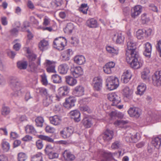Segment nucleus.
<instances>
[{"label": "nucleus", "instance_id": "obj_1", "mask_svg": "<svg viewBox=\"0 0 161 161\" xmlns=\"http://www.w3.org/2000/svg\"><path fill=\"white\" fill-rule=\"evenodd\" d=\"M126 60L130 67L134 69H138L141 67L143 61L139 56V53L136 51V42L132 39H128L127 44Z\"/></svg>", "mask_w": 161, "mask_h": 161}, {"label": "nucleus", "instance_id": "obj_2", "mask_svg": "<svg viewBox=\"0 0 161 161\" xmlns=\"http://www.w3.org/2000/svg\"><path fill=\"white\" fill-rule=\"evenodd\" d=\"M9 82L11 86L15 91L14 96V97L18 96L19 95V91L21 89V84L19 80L16 77L11 76L9 78Z\"/></svg>", "mask_w": 161, "mask_h": 161}, {"label": "nucleus", "instance_id": "obj_3", "mask_svg": "<svg viewBox=\"0 0 161 161\" xmlns=\"http://www.w3.org/2000/svg\"><path fill=\"white\" fill-rule=\"evenodd\" d=\"M108 99L112 102L111 105L112 106H117L119 109L122 108L123 107V105H118V104L120 102V97L116 93L114 92L108 94Z\"/></svg>", "mask_w": 161, "mask_h": 161}, {"label": "nucleus", "instance_id": "obj_4", "mask_svg": "<svg viewBox=\"0 0 161 161\" xmlns=\"http://www.w3.org/2000/svg\"><path fill=\"white\" fill-rule=\"evenodd\" d=\"M106 86L110 90L116 89L119 85L118 78L115 76H110L107 80Z\"/></svg>", "mask_w": 161, "mask_h": 161}, {"label": "nucleus", "instance_id": "obj_5", "mask_svg": "<svg viewBox=\"0 0 161 161\" xmlns=\"http://www.w3.org/2000/svg\"><path fill=\"white\" fill-rule=\"evenodd\" d=\"M67 41L64 37H60L55 38L53 42V47L59 50H62L66 45Z\"/></svg>", "mask_w": 161, "mask_h": 161}, {"label": "nucleus", "instance_id": "obj_6", "mask_svg": "<svg viewBox=\"0 0 161 161\" xmlns=\"http://www.w3.org/2000/svg\"><path fill=\"white\" fill-rule=\"evenodd\" d=\"M76 99L75 97L70 96L65 99V102L63 103L64 106L68 109H70L75 105Z\"/></svg>", "mask_w": 161, "mask_h": 161}, {"label": "nucleus", "instance_id": "obj_7", "mask_svg": "<svg viewBox=\"0 0 161 161\" xmlns=\"http://www.w3.org/2000/svg\"><path fill=\"white\" fill-rule=\"evenodd\" d=\"M152 78L153 83L155 86H158L161 85V70L156 72Z\"/></svg>", "mask_w": 161, "mask_h": 161}, {"label": "nucleus", "instance_id": "obj_8", "mask_svg": "<svg viewBox=\"0 0 161 161\" xmlns=\"http://www.w3.org/2000/svg\"><path fill=\"white\" fill-rule=\"evenodd\" d=\"M55 62L46 60L44 64L46 67L47 71L48 73H55Z\"/></svg>", "mask_w": 161, "mask_h": 161}, {"label": "nucleus", "instance_id": "obj_9", "mask_svg": "<svg viewBox=\"0 0 161 161\" xmlns=\"http://www.w3.org/2000/svg\"><path fill=\"white\" fill-rule=\"evenodd\" d=\"M128 112L131 117L138 118L141 114V110L138 108L130 107L128 111Z\"/></svg>", "mask_w": 161, "mask_h": 161}, {"label": "nucleus", "instance_id": "obj_10", "mask_svg": "<svg viewBox=\"0 0 161 161\" xmlns=\"http://www.w3.org/2000/svg\"><path fill=\"white\" fill-rule=\"evenodd\" d=\"M74 129L72 126L65 128L60 132V134L64 138H66L70 136L73 133Z\"/></svg>", "mask_w": 161, "mask_h": 161}, {"label": "nucleus", "instance_id": "obj_11", "mask_svg": "<svg viewBox=\"0 0 161 161\" xmlns=\"http://www.w3.org/2000/svg\"><path fill=\"white\" fill-rule=\"evenodd\" d=\"M71 74L75 78H78L83 74L82 69L80 67H73L70 69Z\"/></svg>", "mask_w": 161, "mask_h": 161}, {"label": "nucleus", "instance_id": "obj_12", "mask_svg": "<svg viewBox=\"0 0 161 161\" xmlns=\"http://www.w3.org/2000/svg\"><path fill=\"white\" fill-rule=\"evenodd\" d=\"M101 136L104 142H108L113 138L114 132L112 130L107 129Z\"/></svg>", "mask_w": 161, "mask_h": 161}, {"label": "nucleus", "instance_id": "obj_13", "mask_svg": "<svg viewBox=\"0 0 161 161\" xmlns=\"http://www.w3.org/2000/svg\"><path fill=\"white\" fill-rule=\"evenodd\" d=\"M84 89L83 86L79 85L76 86L73 91V95L77 97H80L84 94Z\"/></svg>", "mask_w": 161, "mask_h": 161}, {"label": "nucleus", "instance_id": "obj_14", "mask_svg": "<svg viewBox=\"0 0 161 161\" xmlns=\"http://www.w3.org/2000/svg\"><path fill=\"white\" fill-rule=\"evenodd\" d=\"M63 155L64 159L67 161H72L74 160L75 157L69 150H65L63 153Z\"/></svg>", "mask_w": 161, "mask_h": 161}, {"label": "nucleus", "instance_id": "obj_15", "mask_svg": "<svg viewBox=\"0 0 161 161\" xmlns=\"http://www.w3.org/2000/svg\"><path fill=\"white\" fill-rule=\"evenodd\" d=\"M132 76L131 72L129 70L124 72L121 76V81L125 83H127L130 80Z\"/></svg>", "mask_w": 161, "mask_h": 161}, {"label": "nucleus", "instance_id": "obj_16", "mask_svg": "<svg viewBox=\"0 0 161 161\" xmlns=\"http://www.w3.org/2000/svg\"><path fill=\"white\" fill-rule=\"evenodd\" d=\"M142 8L140 6H135L133 9L132 10L131 16L132 18H135L138 16L142 12Z\"/></svg>", "mask_w": 161, "mask_h": 161}, {"label": "nucleus", "instance_id": "obj_17", "mask_svg": "<svg viewBox=\"0 0 161 161\" xmlns=\"http://www.w3.org/2000/svg\"><path fill=\"white\" fill-rule=\"evenodd\" d=\"M69 114L71 116V118L74 119L75 121L78 122L80 120V114L78 110L72 111L69 113Z\"/></svg>", "mask_w": 161, "mask_h": 161}, {"label": "nucleus", "instance_id": "obj_18", "mask_svg": "<svg viewBox=\"0 0 161 161\" xmlns=\"http://www.w3.org/2000/svg\"><path fill=\"white\" fill-rule=\"evenodd\" d=\"M145 50L143 53L144 55L148 58L150 57L152 51V46L150 43L147 42L145 44Z\"/></svg>", "mask_w": 161, "mask_h": 161}, {"label": "nucleus", "instance_id": "obj_19", "mask_svg": "<svg viewBox=\"0 0 161 161\" xmlns=\"http://www.w3.org/2000/svg\"><path fill=\"white\" fill-rule=\"evenodd\" d=\"M50 123L53 125H59L61 122V119L57 115H55L49 117Z\"/></svg>", "mask_w": 161, "mask_h": 161}, {"label": "nucleus", "instance_id": "obj_20", "mask_svg": "<svg viewBox=\"0 0 161 161\" xmlns=\"http://www.w3.org/2000/svg\"><path fill=\"white\" fill-rule=\"evenodd\" d=\"M69 91V88L67 86H64L60 87L58 90V93L60 96L67 95Z\"/></svg>", "mask_w": 161, "mask_h": 161}, {"label": "nucleus", "instance_id": "obj_21", "mask_svg": "<svg viewBox=\"0 0 161 161\" xmlns=\"http://www.w3.org/2000/svg\"><path fill=\"white\" fill-rule=\"evenodd\" d=\"M125 37L121 33L114 35L113 37V40L115 41L116 43L121 44L124 41Z\"/></svg>", "mask_w": 161, "mask_h": 161}, {"label": "nucleus", "instance_id": "obj_22", "mask_svg": "<svg viewBox=\"0 0 161 161\" xmlns=\"http://www.w3.org/2000/svg\"><path fill=\"white\" fill-rule=\"evenodd\" d=\"M69 68L67 64H63L59 66L58 71L61 74H65L67 73Z\"/></svg>", "mask_w": 161, "mask_h": 161}, {"label": "nucleus", "instance_id": "obj_23", "mask_svg": "<svg viewBox=\"0 0 161 161\" xmlns=\"http://www.w3.org/2000/svg\"><path fill=\"white\" fill-rule=\"evenodd\" d=\"M48 42L45 39L41 40L39 43V47L41 51L47 49L48 46Z\"/></svg>", "mask_w": 161, "mask_h": 161}, {"label": "nucleus", "instance_id": "obj_24", "mask_svg": "<svg viewBox=\"0 0 161 161\" xmlns=\"http://www.w3.org/2000/svg\"><path fill=\"white\" fill-rule=\"evenodd\" d=\"M74 61L75 63L79 65L83 64L86 61L84 57L81 55L75 57Z\"/></svg>", "mask_w": 161, "mask_h": 161}, {"label": "nucleus", "instance_id": "obj_25", "mask_svg": "<svg viewBox=\"0 0 161 161\" xmlns=\"http://www.w3.org/2000/svg\"><path fill=\"white\" fill-rule=\"evenodd\" d=\"M86 24L87 26L90 28H96L98 26L97 20L93 18L88 20L86 22Z\"/></svg>", "mask_w": 161, "mask_h": 161}, {"label": "nucleus", "instance_id": "obj_26", "mask_svg": "<svg viewBox=\"0 0 161 161\" xmlns=\"http://www.w3.org/2000/svg\"><path fill=\"white\" fill-rule=\"evenodd\" d=\"M152 143L156 148L158 149L161 145V136L155 138L152 140Z\"/></svg>", "mask_w": 161, "mask_h": 161}, {"label": "nucleus", "instance_id": "obj_27", "mask_svg": "<svg viewBox=\"0 0 161 161\" xmlns=\"http://www.w3.org/2000/svg\"><path fill=\"white\" fill-rule=\"evenodd\" d=\"M133 92L128 86L125 87L123 90V94L124 96L129 99L131 97Z\"/></svg>", "mask_w": 161, "mask_h": 161}, {"label": "nucleus", "instance_id": "obj_28", "mask_svg": "<svg viewBox=\"0 0 161 161\" xmlns=\"http://www.w3.org/2000/svg\"><path fill=\"white\" fill-rule=\"evenodd\" d=\"M81 123L86 128L90 127L92 125L91 119L87 117L84 118L82 120Z\"/></svg>", "mask_w": 161, "mask_h": 161}, {"label": "nucleus", "instance_id": "obj_29", "mask_svg": "<svg viewBox=\"0 0 161 161\" xmlns=\"http://www.w3.org/2000/svg\"><path fill=\"white\" fill-rule=\"evenodd\" d=\"M53 97L51 95L45 97L43 100V104L45 107L48 106L50 104L52 103L53 102Z\"/></svg>", "mask_w": 161, "mask_h": 161}, {"label": "nucleus", "instance_id": "obj_30", "mask_svg": "<svg viewBox=\"0 0 161 161\" xmlns=\"http://www.w3.org/2000/svg\"><path fill=\"white\" fill-rule=\"evenodd\" d=\"M65 79L66 83L70 86H73L77 83L76 79L71 76H66Z\"/></svg>", "mask_w": 161, "mask_h": 161}, {"label": "nucleus", "instance_id": "obj_31", "mask_svg": "<svg viewBox=\"0 0 161 161\" xmlns=\"http://www.w3.org/2000/svg\"><path fill=\"white\" fill-rule=\"evenodd\" d=\"M106 49L108 52L111 53L113 56L116 55L118 54L119 50L117 48H114V47L108 46L106 47Z\"/></svg>", "mask_w": 161, "mask_h": 161}, {"label": "nucleus", "instance_id": "obj_32", "mask_svg": "<svg viewBox=\"0 0 161 161\" xmlns=\"http://www.w3.org/2000/svg\"><path fill=\"white\" fill-rule=\"evenodd\" d=\"M25 130L27 133L32 134L35 135L36 133V131L34 127L30 125H27L25 127Z\"/></svg>", "mask_w": 161, "mask_h": 161}, {"label": "nucleus", "instance_id": "obj_33", "mask_svg": "<svg viewBox=\"0 0 161 161\" xmlns=\"http://www.w3.org/2000/svg\"><path fill=\"white\" fill-rule=\"evenodd\" d=\"M114 153L110 152H103L102 153L103 157L108 160V161L113 159V156Z\"/></svg>", "mask_w": 161, "mask_h": 161}, {"label": "nucleus", "instance_id": "obj_34", "mask_svg": "<svg viewBox=\"0 0 161 161\" xmlns=\"http://www.w3.org/2000/svg\"><path fill=\"white\" fill-rule=\"evenodd\" d=\"M2 148L3 151L5 152H8L10 148V145L9 143L5 140L2 141Z\"/></svg>", "mask_w": 161, "mask_h": 161}, {"label": "nucleus", "instance_id": "obj_35", "mask_svg": "<svg viewBox=\"0 0 161 161\" xmlns=\"http://www.w3.org/2000/svg\"><path fill=\"white\" fill-rule=\"evenodd\" d=\"M146 89V85L145 84H142L138 86L137 88V94L140 95H142Z\"/></svg>", "mask_w": 161, "mask_h": 161}, {"label": "nucleus", "instance_id": "obj_36", "mask_svg": "<svg viewBox=\"0 0 161 161\" xmlns=\"http://www.w3.org/2000/svg\"><path fill=\"white\" fill-rule=\"evenodd\" d=\"M150 72V71L147 68H145L143 71L142 72V78L144 80H147L148 79L149 76L148 75Z\"/></svg>", "mask_w": 161, "mask_h": 161}, {"label": "nucleus", "instance_id": "obj_37", "mask_svg": "<svg viewBox=\"0 0 161 161\" xmlns=\"http://www.w3.org/2000/svg\"><path fill=\"white\" fill-rule=\"evenodd\" d=\"M74 28V26L73 24L72 23H69L67 24L64 31L65 33H71Z\"/></svg>", "mask_w": 161, "mask_h": 161}, {"label": "nucleus", "instance_id": "obj_38", "mask_svg": "<svg viewBox=\"0 0 161 161\" xmlns=\"http://www.w3.org/2000/svg\"><path fill=\"white\" fill-rule=\"evenodd\" d=\"M18 67L20 69H26L27 63L26 61H19L17 63Z\"/></svg>", "mask_w": 161, "mask_h": 161}, {"label": "nucleus", "instance_id": "obj_39", "mask_svg": "<svg viewBox=\"0 0 161 161\" xmlns=\"http://www.w3.org/2000/svg\"><path fill=\"white\" fill-rule=\"evenodd\" d=\"M36 125L38 127H42L43 126L44 120L43 118L42 117H38L35 119Z\"/></svg>", "mask_w": 161, "mask_h": 161}, {"label": "nucleus", "instance_id": "obj_40", "mask_svg": "<svg viewBox=\"0 0 161 161\" xmlns=\"http://www.w3.org/2000/svg\"><path fill=\"white\" fill-rule=\"evenodd\" d=\"M42 154L38 153L32 157L31 161H42Z\"/></svg>", "mask_w": 161, "mask_h": 161}, {"label": "nucleus", "instance_id": "obj_41", "mask_svg": "<svg viewBox=\"0 0 161 161\" xmlns=\"http://www.w3.org/2000/svg\"><path fill=\"white\" fill-rule=\"evenodd\" d=\"M52 79L54 83H59L62 81L61 77L56 74L52 75Z\"/></svg>", "mask_w": 161, "mask_h": 161}, {"label": "nucleus", "instance_id": "obj_42", "mask_svg": "<svg viewBox=\"0 0 161 161\" xmlns=\"http://www.w3.org/2000/svg\"><path fill=\"white\" fill-rule=\"evenodd\" d=\"M88 8L86 4H82L79 8V10L84 14H86L87 13Z\"/></svg>", "mask_w": 161, "mask_h": 161}, {"label": "nucleus", "instance_id": "obj_43", "mask_svg": "<svg viewBox=\"0 0 161 161\" xmlns=\"http://www.w3.org/2000/svg\"><path fill=\"white\" fill-rule=\"evenodd\" d=\"M121 146L122 144L121 142L119 141H117L112 144L111 148L112 149H118Z\"/></svg>", "mask_w": 161, "mask_h": 161}, {"label": "nucleus", "instance_id": "obj_44", "mask_svg": "<svg viewBox=\"0 0 161 161\" xmlns=\"http://www.w3.org/2000/svg\"><path fill=\"white\" fill-rule=\"evenodd\" d=\"M29 67L32 72H35L37 69L38 65H36L33 62H30L29 63Z\"/></svg>", "mask_w": 161, "mask_h": 161}, {"label": "nucleus", "instance_id": "obj_45", "mask_svg": "<svg viewBox=\"0 0 161 161\" xmlns=\"http://www.w3.org/2000/svg\"><path fill=\"white\" fill-rule=\"evenodd\" d=\"M144 31L143 30L139 29L136 32V36L139 39H141L143 38Z\"/></svg>", "mask_w": 161, "mask_h": 161}, {"label": "nucleus", "instance_id": "obj_46", "mask_svg": "<svg viewBox=\"0 0 161 161\" xmlns=\"http://www.w3.org/2000/svg\"><path fill=\"white\" fill-rule=\"evenodd\" d=\"M27 158L25 154L23 153H20L18 154V161H25Z\"/></svg>", "mask_w": 161, "mask_h": 161}, {"label": "nucleus", "instance_id": "obj_47", "mask_svg": "<svg viewBox=\"0 0 161 161\" xmlns=\"http://www.w3.org/2000/svg\"><path fill=\"white\" fill-rule=\"evenodd\" d=\"M128 123V121H124L123 120L120 119L115 121L114 122V124L116 126H118L121 127V125L126 124Z\"/></svg>", "mask_w": 161, "mask_h": 161}, {"label": "nucleus", "instance_id": "obj_48", "mask_svg": "<svg viewBox=\"0 0 161 161\" xmlns=\"http://www.w3.org/2000/svg\"><path fill=\"white\" fill-rule=\"evenodd\" d=\"M39 92L41 95L45 96V97L51 95L48 93L47 89L45 88H42L39 89Z\"/></svg>", "mask_w": 161, "mask_h": 161}, {"label": "nucleus", "instance_id": "obj_49", "mask_svg": "<svg viewBox=\"0 0 161 161\" xmlns=\"http://www.w3.org/2000/svg\"><path fill=\"white\" fill-rule=\"evenodd\" d=\"M10 112L9 108L6 106L3 107L2 110V114L4 115H6L8 114Z\"/></svg>", "mask_w": 161, "mask_h": 161}, {"label": "nucleus", "instance_id": "obj_50", "mask_svg": "<svg viewBox=\"0 0 161 161\" xmlns=\"http://www.w3.org/2000/svg\"><path fill=\"white\" fill-rule=\"evenodd\" d=\"M38 137L42 140H46L49 142H52L53 141V140L50 137L43 135H39Z\"/></svg>", "mask_w": 161, "mask_h": 161}, {"label": "nucleus", "instance_id": "obj_51", "mask_svg": "<svg viewBox=\"0 0 161 161\" xmlns=\"http://www.w3.org/2000/svg\"><path fill=\"white\" fill-rule=\"evenodd\" d=\"M47 154L49 158L50 159H53L57 158L58 157V154L56 153L53 152L52 151Z\"/></svg>", "mask_w": 161, "mask_h": 161}, {"label": "nucleus", "instance_id": "obj_52", "mask_svg": "<svg viewBox=\"0 0 161 161\" xmlns=\"http://www.w3.org/2000/svg\"><path fill=\"white\" fill-rule=\"evenodd\" d=\"M140 138V136L139 133H136L132 136V142H136L139 141Z\"/></svg>", "mask_w": 161, "mask_h": 161}, {"label": "nucleus", "instance_id": "obj_53", "mask_svg": "<svg viewBox=\"0 0 161 161\" xmlns=\"http://www.w3.org/2000/svg\"><path fill=\"white\" fill-rule=\"evenodd\" d=\"M80 110L83 112H86L90 113L92 112L91 110L87 105H83L80 107Z\"/></svg>", "mask_w": 161, "mask_h": 161}, {"label": "nucleus", "instance_id": "obj_54", "mask_svg": "<svg viewBox=\"0 0 161 161\" xmlns=\"http://www.w3.org/2000/svg\"><path fill=\"white\" fill-rule=\"evenodd\" d=\"M141 20L142 23L143 24H146L150 20L149 18L147 17L146 14L145 13L142 15Z\"/></svg>", "mask_w": 161, "mask_h": 161}, {"label": "nucleus", "instance_id": "obj_55", "mask_svg": "<svg viewBox=\"0 0 161 161\" xmlns=\"http://www.w3.org/2000/svg\"><path fill=\"white\" fill-rule=\"evenodd\" d=\"M125 140L126 142H132V136L133 135H132L130 133H128L125 134Z\"/></svg>", "mask_w": 161, "mask_h": 161}, {"label": "nucleus", "instance_id": "obj_56", "mask_svg": "<svg viewBox=\"0 0 161 161\" xmlns=\"http://www.w3.org/2000/svg\"><path fill=\"white\" fill-rule=\"evenodd\" d=\"M62 3V0H54L51 2V4L55 7H58L61 5Z\"/></svg>", "mask_w": 161, "mask_h": 161}, {"label": "nucleus", "instance_id": "obj_57", "mask_svg": "<svg viewBox=\"0 0 161 161\" xmlns=\"http://www.w3.org/2000/svg\"><path fill=\"white\" fill-rule=\"evenodd\" d=\"M70 42L73 46L76 45L79 42L78 40L75 37H71L70 40Z\"/></svg>", "mask_w": 161, "mask_h": 161}, {"label": "nucleus", "instance_id": "obj_58", "mask_svg": "<svg viewBox=\"0 0 161 161\" xmlns=\"http://www.w3.org/2000/svg\"><path fill=\"white\" fill-rule=\"evenodd\" d=\"M155 119V117L153 116V115H148L146 118V120L147 122L149 123H153L154 119Z\"/></svg>", "mask_w": 161, "mask_h": 161}, {"label": "nucleus", "instance_id": "obj_59", "mask_svg": "<svg viewBox=\"0 0 161 161\" xmlns=\"http://www.w3.org/2000/svg\"><path fill=\"white\" fill-rule=\"evenodd\" d=\"M102 80L100 77H95L93 80V84L102 83Z\"/></svg>", "mask_w": 161, "mask_h": 161}, {"label": "nucleus", "instance_id": "obj_60", "mask_svg": "<svg viewBox=\"0 0 161 161\" xmlns=\"http://www.w3.org/2000/svg\"><path fill=\"white\" fill-rule=\"evenodd\" d=\"M103 69L104 72L107 74H110L112 72V69L106 65L103 67Z\"/></svg>", "mask_w": 161, "mask_h": 161}, {"label": "nucleus", "instance_id": "obj_61", "mask_svg": "<svg viewBox=\"0 0 161 161\" xmlns=\"http://www.w3.org/2000/svg\"><path fill=\"white\" fill-rule=\"evenodd\" d=\"M36 145L38 149H41L43 147L42 141L41 140H38L36 142Z\"/></svg>", "mask_w": 161, "mask_h": 161}, {"label": "nucleus", "instance_id": "obj_62", "mask_svg": "<svg viewBox=\"0 0 161 161\" xmlns=\"http://www.w3.org/2000/svg\"><path fill=\"white\" fill-rule=\"evenodd\" d=\"M64 52L61 55L62 61H64L69 60V57Z\"/></svg>", "mask_w": 161, "mask_h": 161}, {"label": "nucleus", "instance_id": "obj_63", "mask_svg": "<svg viewBox=\"0 0 161 161\" xmlns=\"http://www.w3.org/2000/svg\"><path fill=\"white\" fill-rule=\"evenodd\" d=\"M156 47L158 51L159 52L160 56L161 57V40H159L157 42Z\"/></svg>", "mask_w": 161, "mask_h": 161}, {"label": "nucleus", "instance_id": "obj_64", "mask_svg": "<svg viewBox=\"0 0 161 161\" xmlns=\"http://www.w3.org/2000/svg\"><path fill=\"white\" fill-rule=\"evenodd\" d=\"M46 132L50 133H53L55 131V129L49 126H47L46 127Z\"/></svg>", "mask_w": 161, "mask_h": 161}]
</instances>
